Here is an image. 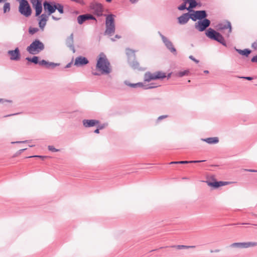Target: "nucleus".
Returning a JSON list of instances; mask_svg holds the SVG:
<instances>
[{
    "label": "nucleus",
    "mask_w": 257,
    "mask_h": 257,
    "mask_svg": "<svg viewBox=\"0 0 257 257\" xmlns=\"http://www.w3.org/2000/svg\"><path fill=\"white\" fill-rule=\"evenodd\" d=\"M96 68L101 71V74H107L111 72L110 63L106 55L102 52L100 53L98 56Z\"/></svg>",
    "instance_id": "obj_1"
},
{
    "label": "nucleus",
    "mask_w": 257,
    "mask_h": 257,
    "mask_svg": "<svg viewBox=\"0 0 257 257\" xmlns=\"http://www.w3.org/2000/svg\"><path fill=\"white\" fill-rule=\"evenodd\" d=\"M45 49L44 43L40 40H34L30 45L26 48V50L31 54L35 55L39 54Z\"/></svg>",
    "instance_id": "obj_2"
},
{
    "label": "nucleus",
    "mask_w": 257,
    "mask_h": 257,
    "mask_svg": "<svg viewBox=\"0 0 257 257\" xmlns=\"http://www.w3.org/2000/svg\"><path fill=\"white\" fill-rule=\"evenodd\" d=\"M114 17L115 16L113 14L106 15V29L104 32V34L106 35L111 36L115 33V27L114 24Z\"/></svg>",
    "instance_id": "obj_3"
},
{
    "label": "nucleus",
    "mask_w": 257,
    "mask_h": 257,
    "mask_svg": "<svg viewBox=\"0 0 257 257\" xmlns=\"http://www.w3.org/2000/svg\"><path fill=\"white\" fill-rule=\"evenodd\" d=\"M125 51L127 56V61L130 66L133 69L142 70L143 69L140 67L139 62L136 60V51L130 48H126Z\"/></svg>",
    "instance_id": "obj_4"
},
{
    "label": "nucleus",
    "mask_w": 257,
    "mask_h": 257,
    "mask_svg": "<svg viewBox=\"0 0 257 257\" xmlns=\"http://www.w3.org/2000/svg\"><path fill=\"white\" fill-rule=\"evenodd\" d=\"M206 36L209 39L215 40L224 46H226L223 37L219 32L209 28L205 32Z\"/></svg>",
    "instance_id": "obj_5"
},
{
    "label": "nucleus",
    "mask_w": 257,
    "mask_h": 257,
    "mask_svg": "<svg viewBox=\"0 0 257 257\" xmlns=\"http://www.w3.org/2000/svg\"><path fill=\"white\" fill-rule=\"evenodd\" d=\"M19 12L21 15L26 17H29L31 15L32 9L28 1L20 0Z\"/></svg>",
    "instance_id": "obj_6"
},
{
    "label": "nucleus",
    "mask_w": 257,
    "mask_h": 257,
    "mask_svg": "<svg viewBox=\"0 0 257 257\" xmlns=\"http://www.w3.org/2000/svg\"><path fill=\"white\" fill-rule=\"evenodd\" d=\"M167 77L165 73L162 71H157L154 73L150 72H146L144 75V80L150 82L157 79H163Z\"/></svg>",
    "instance_id": "obj_7"
},
{
    "label": "nucleus",
    "mask_w": 257,
    "mask_h": 257,
    "mask_svg": "<svg viewBox=\"0 0 257 257\" xmlns=\"http://www.w3.org/2000/svg\"><path fill=\"white\" fill-rule=\"evenodd\" d=\"M158 34L159 35L162 42L164 44L166 48L173 54H177V51L175 48L174 47L172 42L169 40L167 37L164 36L160 31L158 32Z\"/></svg>",
    "instance_id": "obj_8"
},
{
    "label": "nucleus",
    "mask_w": 257,
    "mask_h": 257,
    "mask_svg": "<svg viewBox=\"0 0 257 257\" xmlns=\"http://www.w3.org/2000/svg\"><path fill=\"white\" fill-rule=\"evenodd\" d=\"M211 22L209 19H206L198 21L195 24V28L199 32L205 31L210 25Z\"/></svg>",
    "instance_id": "obj_9"
},
{
    "label": "nucleus",
    "mask_w": 257,
    "mask_h": 257,
    "mask_svg": "<svg viewBox=\"0 0 257 257\" xmlns=\"http://www.w3.org/2000/svg\"><path fill=\"white\" fill-rule=\"evenodd\" d=\"M33 8L35 10V16H39L42 12L43 0H30Z\"/></svg>",
    "instance_id": "obj_10"
},
{
    "label": "nucleus",
    "mask_w": 257,
    "mask_h": 257,
    "mask_svg": "<svg viewBox=\"0 0 257 257\" xmlns=\"http://www.w3.org/2000/svg\"><path fill=\"white\" fill-rule=\"evenodd\" d=\"M192 20L193 21H201L206 19L207 17V14L205 10L193 11V13H191Z\"/></svg>",
    "instance_id": "obj_11"
},
{
    "label": "nucleus",
    "mask_w": 257,
    "mask_h": 257,
    "mask_svg": "<svg viewBox=\"0 0 257 257\" xmlns=\"http://www.w3.org/2000/svg\"><path fill=\"white\" fill-rule=\"evenodd\" d=\"M90 8L93 11L94 15L97 16H101L103 12L102 5L97 2H92L90 5Z\"/></svg>",
    "instance_id": "obj_12"
},
{
    "label": "nucleus",
    "mask_w": 257,
    "mask_h": 257,
    "mask_svg": "<svg viewBox=\"0 0 257 257\" xmlns=\"http://www.w3.org/2000/svg\"><path fill=\"white\" fill-rule=\"evenodd\" d=\"M124 84L131 87L136 88L138 87H143L145 89H152L158 87L157 85H155L153 83L148 84L147 85H144L142 82H138L137 83H132L127 81H124Z\"/></svg>",
    "instance_id": "obj_13"
},
{
    "label": "nucleus",
    "mask_w": 257,
    "mask_h": 257,
    "mask_svg": "<svg viewBox=\"0 0 257 257\" xmlns=\"http://www.w3.org/2000/svg\"><path fill=\"white\" fill-rule=\"evenodd\" d=\"M44 9L45 11H47L48 15L54 13L56 10L55 3L51 2L45 1L43 4Z\"/></svg>",
    "instance_id": "obj_14"
},
{
    "label": "nucleus",
    "mask_w": 257,
    "mask_h": 257,
    "mask_svg": "<svg viewBox=\"0 0 257 257\" xmlns=\"http://www.w3.org/2000/svg\"><path fill=\"white\" fill-rule=\"evenodd\" d=\"M8 54L10 56V59L12 61H19L21 59V53L18 47L14 50L8 51Z\"/></svg>",
    "instance_id": "obj_15"
},
{
    "label": "nucleus",
    "mask_w": 257,
    "mask_h": 257,
    "mask_svg": "<svg viewBox=\"0 0 257 257\" xmlns=\"http://www.w3.org/2000/svg\"><path fill=\"white\" fill-rule=\"evenodd\" d=\"M217 29L218 30L221 31L225 29H228V32L226 34V37H228L229 36L230 33H231L232 31L231 25L230 22L229 21H226L224 23H222L218 24L217 25Z\"/></svg>",
    "instance_id": "obj_16"
},
{
    "label": "nucleus",
    "mask_w": 257,
    "mask_h": 257,
    "mask_svg": "<svg viewBox=\"0 0 257 257\" xmlns=\"http://www.w3.org/2000/svg\"><path fill=\"white\" fill-rule=\"evenodd\" d=\"M89 20H93L96 21L95 18L92 15L89 14L79 15L77 18V22L79 25H82L85 21Z\"/></svg>",
    "instance_id": "obj_17"
},
{
    "label": "nucleus",
    "mask_w": 257,
    "mask_h": 257,
    "mask_svg": "<svg viewBox=\"0 0 257 257\" xmlns=\"http://www.w3.org/2000/svg\"><path fill=\"white\" fill-rule=\"evenodd\" d=\"M190 19L192 20L191 13H187L183 14L178 18V23L180 25L186 24Z\"/></svg>",
    "instance_id": "obj_18"
},
{
    "label": "nucleus",
    "mask_w": 257,
    "mask_h": 257,
    "mask_svg": "<svg viewBox=\"0 0 257 257\" xmlns=\"http://www.w3.org/2000/svg\"><path fill=\"white\" fill-rule=\"evenodd\" d=\"M65 43L67 47L74 53L75 52V49L74 46V36L73 33L66 38Z\"/></svg>",
    "instance_id": "obj_19"
},
{
    "label": "nucleus",
    "mask_w": 257,
    "mask_h": 257,
    "mask_svg": "<svg viewBox=\"0 0 257 257\" xmlns=\"http://www.w3.org/2000/svg\"><path fill=\"white\" fill-rule=\"evenodd\" d=\"M89 63L87 59L83 56H79L76 58L74 65L76 66H83Z\"/></svg>",
    "instance_id": "obj_20"
},
{
    "label": "nucleus",
    "mask_w": 257,
    "mask_h": 257,
    "mask_svg": "<svg viewBox=\"0 0 257 257\" xmlns=\"http://www.w3.org/2000/svg\"><path fill=\"white\" fill-rule=\"evenodd\" d=\"M99 123V120L96 119H83L82 123L84 127H90L94 126Z\"/></svg>",
    "instance_id": "obj_21"
},
{
    "label": "nucleus",
    "mask_w": 257,
    "mask_h": 257,
    "mask_svg": "<svg viewBox=\"0 0 257 257\" xmlns=\"http://www.w3.org/2000/svg\"><path fill=\"white\" fill-rule=\"evenodd\" d=\"M206 182L208 186L213 187L215 188H217L219 187L224 186L228 183L227 182L216 181L213 182L207 181Z\"/></svg>",
    "instance_id": "obj_22"
},
{
    "label": "nucleus",
    "mask_w": 257,
    "mask_h": 257,
    "mask_svg": "<svg viewBox=\"0 0 257 257\" xmlns=\"http://www.w3.org/2000/svg\"><path fill=\"white\" fill-rule=\"evenodd\" d=\"M201 140L211 145L216 144L219 142V139L218 137H210L206 139H201Z\"/></svg>",
    "instance_id": "obj_23"
},
{
    "label": "nucleus",
    "mask_w": 257,
    "mask_h": 257,
    "mask_svg": "<svg viewBox=\"0 0 257 257\" xmlns=\"http://www.w3.org/2000/svg\"><path fill=\"white\" fill-rule=\"evenodd\" d=\"M205 160H197V161H181L176 162H171L170 164H186L189 163H198L205 162Z\"/></svg>",
    "instance_id": "obj_24"
},
{
    "label": "nucleus",
    "mask_w": 257,
    "mask_h": 257,
    "mask_svg": "<svg viewBox=\"0 0 257 257\" xmlns=\"http://www.w3.org/2000/svg\"><path fill=\"white\" fill-rule=\"evenodd\" d=\"M235 51L239 54L247 57L251 53V50L248 49H245L244 50L238 49L236 48H234Z\"/></svg>",
    "instance_id": "obj_25"
},
{
    "label": "nucleus",
    "mask_w": 257,
    "mask_h": 257,
    "mask_svg": "<svg viewBox=\"0 0 257 257\" xmlns=\"http://www.w3.org/2000/svg\"><path fill=\"white\" fill-rule=\"evenodd\" d=\"M229 247L231 248H245V242H234L231 244L229 245Z\"/></svg>",
    "instance_id": "obj_26"
},
{
    "label": "nucleus",
    "mask_w": 257,
    "mask_h": 257,
    "mask_svg": "<svg viewBox=\"0 0 257 257\" xmlns=\"http://www.w3.org/2000/svg\"><path fill=\"white\" fill-rule=\"evenodd\" d=\"M171 247H174L178 249H188L190 248H194L195 246L194 245H172L171 246Z\"/></svg>",
    "instance_id": "obj_27"
},
{
    "label": "nucleus",
    "mask_w": 257,
    "mask_h": 257,
    "mask_svg": "<svg viewBox=\"0 0 257 257\" xmlns=\"http://www.w3.org/2000/svg\"><path fill=\"white\" fill-rule=\"evenodd\" d=\"M26 60L29 62L33 63L35 64H38L39 62V57L36 56H33L32 58L27 57Z\"/></svg>",
    "instance_id": "obj_28"
},
{
    "label": "nucleus",
    "mask_w": 257,
    "mask_h": 257,
    "mask_svg": "<svg viewBox=\"0 0 257 257\" xmlns=\"http://www.w3.org/2000/svg\"><path fill=\"white\" fill-rule=\"evenodd\" d=\"M244 242L245 248L257 246V242L256 241H248Z\"/></svg>",
    "instance_id": "obj_29"
},
{
    "label": "nucleus",
    "mask_w": 257,
    "mask_h": 257,
    "mask_svg": "<svg viewBox=\"0 0 257 257\" xmlns=\"http://www.w3.org/2000/svg\"><path fill=\"white\" fill-rule=\"evenodd\" d=\"M186 3H188V4L190 5L193 8H195L198 6H201V4L197 3L196 0H186Z\"/></svg>",
    "instance_id": "obj_30"
},
{
    "label": "nucleus",
    "mask_w": 257,
    "mask_h": 257,
    "mask_svg": "<svg viewBox=\"0 0 257 257\" xmlns=\"http://www.w3.org/2000/svg\"><path fill=\"white\" fill-rule=\"evenodd\" d=\"M55 7L56 10H57L60 14L64 13V7L62 5L59 3H55Z\"/></svg>",
    "instance_id": "obj_31"
},
{
    "label": "nucleus",
    "mask_w": 257,
    "mask_h": 257,
    "mask_svg": "<svg viewBox=\"0 0 257 257\" xmlns=\"http://www.w3.org/2000/svg\"><path fill=\"white\" fill-rule=\"evenodd\" d=\"M10 10H11L10 4L9 3H6L4 4V8H3L4 13H6L9 12L10 11Z\"/></svg>",
    "instance_id": "obj_32"
},
{
    "label": "nucleus",
    "mask_w": 257,
    "mask_h": 257,
    "mask_svg": "<svg viewBox=\"0 0 257 257\" xmlns=\"http://www.w3.org/2000/svg\"><path fill=\"white\" fill-rule=\"evenodd\" d=\"M60 65L59 63H55L54 62H50L48 61V64H47L46 68H54L56 66H58Z\"/></svg>",
    "instance_id": "obj_33"
},
{
    "label": "nucleus",
    "mask_w": 257,
    "mask_h": 257,
    "mask_svg": "<svg viewBox=\"0 0 257 257\" xmlns=\"http://www.w3.org/2000/svg\"><path fill=\"white\" fill-rule=\"evenodd\" d=\"M39 29L38 28H33L32 27H30L29 28V33L31 35H34V34L36 33L39 31Z\"/></svg>",
    "instance_id": "obj_34"
},
{
    "label": "nucleus",
    "mask_w": 257,
    "mask_h": 257,
    "mask_svg": "<svg viewBox=\"0 0 257 257\" xmlns=\"http://www.w3.org/2000/svg\"><path fill=\"white\" fill-rule=\"evenodd\" d=\"M184 3L178 7V9L180 11H183L186 9V4L188 3H186V0H183Z\"/></svg>",
    "instance_id": "obj_35"
},
{
    "label": "nucleus",
    "mask_w": 257,
    "mask_h": 257,
    "mask_svg": "<svg viewBox=\"0 0 257 257\" xmlns=\"http://www.w3.org/2000/svg\"><path fill=\"white\" fill-rule=\"evenodd\" d=\"M47 21H45L43 20H39V26L40 28L41 29L43 30L44 27H45L46 25Z\"/></svg>",
    "instance_id": "obj_36"
},
{
    "label": "nucleus",
    "mask_w": 257,
    "mask_h": 257,
    "mask_svg": "<svg viewBox=\"0 0 257 257\" xmlns=\"http://www.w3.org/2000/svg\"><path fill=\"white\" fill-rule=\"evenodd\" d=\"M49 15H46V14H43L41 15H40L39 17H40V20H43L45 21H47L48 20V17Z\"/></svg>",
    "instance_id": "obj_37"
},
{
    "label": "nucleus",
    "mask_w": 257,
    "mask_h": 257,
    "mask_svg": "<svg viewBox=\"0 0 257 257\" xmlns=\"http://www.w3.org/2000/svg\"><path fill=\"white\" fill-rule=\"evenodd\" d=\"M47 64H48V61L45 60H42L39 61V64L41 66H44L46 68Z\"/></svg>",
    "instance_id": "obj_38"
},
{
    "label": "nucleus",
    "mask_w": 257,
    "mask_h": 257,
    "mask_svg": "<svg viewBox=\"0 0 257 257\" xmlns=\"http://www.w3.org/2000/svg\"><path fill=\"white\" fill-rule=\"evenodd\" d=\"M48 148L49 151L53 152H56L59 151L58 149L55 148L53 146H49Z\"/></svg>",
    "instance_id": "obj_39"
},
{
    "label": "nucleus",
    "mask_w": 257,
    "mask_h": 257,
    "mask_svg": "<svg viewBox=\"0 0 257 257\" xmlns=\"http://www.w3.org/2000/svg\"><path fill=\"white\" fill-rule=\"evenodd\" d=\"M188 73V71H187V70H185V71H180V72H179L178 75L180 77H183V76H184L185 75H187Z\"/></svg>",
    "instance_id": "obj_40"
},
{
    "label": "nucleus",
    "mask_w": 257,
    "mask_h": 257,
    "mask_svg": "<svg viewBox=\"0 0 257 257\" xmlns=\"http://www.w3.org/2000/svg\"><path fill=\"white\" fill-rule=\"evenodd\" d=\"M193 7H192L190 5H189L188 7H186V10L188 11L189 13H193V11H195L193 10Z\"/></svg>",
    "instance_id": "obj_41"
},
{
    "label": "nucleus",
    "mask_w": 257,
    "mask_h": 257,
    "mask_svg": "<svg viewBox=\"0 0 257 257\" xmlns=\"http://www.w3.org/2000/svg\"><path fill=\"white\" fill-rule=\"evenodd\" d=\"M107 125V123H103L98 125V127L100 130H102L103 128H105Z\"/></svg>",
    "instance_id": "obj_42"
},
{
    "label": "nucleus",
    "mask_w": 257,
    "mask_h": 257,
    "mask_svg": "<svg viewBox=\"0 0 257 257\" xmlns=\"http://www.w3.org/2000/svg\"><path fill=\"white\" fill-rule=\"evenodd\" d=\"M189 59H190L191 60H192V61H193L194 62H195L196 63H199V60H197L196 59H195L193 56L192 55H190L189 57Z\"/></svg>",
    "instance_id": "obj_43"
},
{
    "label": "nucleus",
    "mask_w": 257,
    "mask_h": 257,
    "mask_svg": "<svg viewBox=\"0 0 257 257\" xmlns=\"http://www.w3.org/2000/svg\"><path fill=\"white\" fill-rule=\"evenodd\" d=\"M72 2H74L81 5H84V3L83 0H70Z\"/></svg>",
    "instance_id": "obj_44"
},
{
    "label": "nucleus",
    "mask_w": 257,
    "mask_h": 257,
    "mask_svg": "<svg viewBox=\"0 0 257 257\" xmlns=\"http://www.w3.org/2000/svg\"><path fill=\"white\" fill-rule=\"evenodd\" d=\"M33 157H37V158H46V156H39V155H35V156H29L28 157H27L28 158H33Z\"/></svg>",
    "instance_id": "obj_45"
},
{
    "label": "nucleus",
    "mask_w": 257,
    "mask_h": 257,
    "mask_svg": "<svg viewBox=\"0 0 257 257\" xmlns=\"http://www.w3.org/2000/svg\"><path fill=\"white\" fill-rule=\"evenodd\" d=\"M168 117V115H161V116H160L158 118V121H159V120H161L162 119H163V118H165L166 117Z\"/></svg>",
    "instance_id": "obj_46"
},
{
    "label": "nucleus",
    "mask_w": 257,
    "mask_h": 257,
    "mask_svg": "<svg viewBox=\"0 0 257 257\" xmlns=\"http://www.w3.org/2000/svg\"><path fill=\"white\" fill-rule=\"evenodd\" d=\"M252 47L255 50L257 49V40L252 44Z\"/></svg>",
    "instance_id": "obj_47"
},
{
    "label": "nucleus",
    "mask_w": 257,
    "mask_h": 257,
    "mask_svg": "<svg viewBox=\"0 0 257 257\" xmlns=\"http://www.w3.org/2000/svg\"><path fill=\"white\" fill-rule=\"evenodd\" d=\"M27 149H23L20 150L15 155V156H18L20 154H21L22 152H23L24 151H25Z\"/></svg>",
    "instance_id": "obj_48"
},
{
    "label": "nucleus",
    "mask_w": 257,
    "mask_h": 257,
    "mask_svg": "<svg viewBox=\"0 0 257 257\" xmlns=\"http://www.w3.org/2000/svg\"><path fill=\"white\" fill-rule=\"evenodd\" d=\"M241 78L245 79L247 80H252L253 79V78L249 76H246V77H241Z\"/></svg>",
    "instance_id": "obj_49"
},
{
    "label": "nucleus",
    "mask_w": 257,
    "mask_h": 257,
    "mask_svg": "<svg viewBox=\"0 0 257 257\" xmlns=\"http://www.w3.org/2000/svg\"><path fill=\"white\" fill-rule=\"evenodd\" d=\"M251 61L252 62H257V55L255 56H253L251 59Z\"/></svg>",
    "instance_id": "obj_50"
},
{
    "label": "nucleus",
    "mask_w": 257,
    "mask_h": 257,
    "mask_svg": "<svg viewBox=\"0 0 257 257\" xmlns=\"http://www.w3.org/2000/svg\"><path fill=\"white\" fill-rule=\"evenodd\" d=\"M237 224H242V225H245V224H251L250 223H237ZM230 225H236V224L235 223H233V224H229Z\"/></svg>",
    "instance_id": "obj_51"
},
{
    "label": "nucleus",
    "mask_w": 257,
    "mask_h": 257,
    "mask_svg": "<svg viewBox=\"0 0 257 257\" xmlns=\"http://www.w3.org/2000/svg\"><path fill=\"white\" fill-rule=\"evenodd\" d=\"M27 142V141H25L13 142H12V144H15V143H18V144H19V143H26V142Z\"/></svg>",
    "instance_id": "obj_52"
},
{
    "label": "nucleus",
    "mask_w": 257,
    "mask_h": 257,
    "mask_svg": "<svg viewBox=\"0 0 257 257\" xmlns=\"http://www.w3.org/2000/svg\"><path fill=\"white\" fill-rule=\"evenodd\" d=\"M19 113H20L10 114L6 115L4 116V117H7L11 116H13V115H17V114H18Z\"/></svg>",
    "instance_id": "obj_53"
},
{
    "label": "nucleus",
    "mask_w": 257,
    "mask_h": 257,
    "mask_svg": "<svg viewBox=\"0 0 257 257\" xmlns=\"http://www.w3.org/2000/svg\"><path fill=\"white\" fill-rule=\"evenodd\" d=\"M52 18L53 20H55V21H58L60 19V18H57V17H55L54 16H52Z\"/></svg>",
    "instance_id": "obj_54"
},
{
    "label": "nucleus",
    "mask_w": 257,
    "mask_h": 257,
    "mask_svg": "<svg viewBox=\"0 0 257 257\" xmlns=\"http://www.w3.org/2000/svg\"><path fill=\"white\" fill-rule=\"evenodd\" d=\"M71 64H72V62L69 63L68 64H67L66 66L65 67V68H68L69 67H71Z\"/></svg>",
    "instance_id": "obj_55"
},
{
    "label": "nucleus",
    "mask_w": 257,
    "mask_h": 257,
    "mask_svg": "<svg viewBox=\"0 0 257 257\" xmlns=\"http://www.w3.org/2000/svg\"><path fill=\"white\" fill-rule=\"evenodd\" d=\"M245 171H248V172H257V171H256V170H251V169H246V170H245Z\"/></svg>",
    "instance_id": "obj_56"
},
{
    "label": "nucleus",
    "mask_w": 257,
    "mask_h": 257,
    "mask_svg": "<svg viewBox=\"0 0 257 257\" xmlns=\"http://www.w3.org/2000/svg\"><path fill=\"white\" fill-rule=\"evenodd\" d=\"M130 2L132 4H136L138 2V0H130Z\"/></svg>",
    "instance_id": "obj_57"
},
{
    "label": "nucleus",
    "mask_w": 257,
    "mask_h": 257,
    "mask_svg": "<svg viewBox=\"0 0 257 257\" xmlns=\"http://www.w3.org/2000/svg\"><path fill=\"white\" fill-rule=\"evenodd\" d=\"M99 130H100V129L97 127V129H96V130L94 131V132L95 133H96V134H98V133H99Z\"/></svg>",
    "instance_id": "obj_58"
},
{
    "label": "nucleus",
    "mask_w": 257,
    "mask_h": 257,
    "mask_svg": "<svg viewBox=\"0 0 257 257\" xmlns=\"http://www.w3.org/2000/svg\"><path fill=\"white\" fill-rule=\"evenodd\" d=\"M92 74L95 76H98L100 75V74L98 72H92Z\"/></svg>",
    "instance_id": "obj_59"
},
{
    "label": "nucleus",
    "mask_w": 257,
    "mask_h": 257,
    "mask_svg": "<svg viewBox=\"0 0 257 257\" xmlns=\"http://www.w3.org/2000/svg\"><path fill=\"white\" fill-rule=\"evenodd\" d=\"M121 38V37H120L119 35H116L115 36V38H116V39H119V38Z\"/></svg>",
    "instance_id": "obj_60"
},
{
    "label": "nucleus",
    "mask_w": 257,
    "mask_h": 257,
    "mask_svg": "<svg viewBox=\"0 0 257 257\" xmlns=\"http://www.w3.org/2000/svg\"><path fill=\"white\" fill-rule=\"evenodd\" d=\"M214 251L215 252H219V251H220V250H219V249H215V250H214Z\"/></svg>",
    "instance_id": "obj_61"
},
{
    "label": "nucleus",
    "mask_w": 257,
    "mask_h": 257,
    "mask_svg": "<svg viewBox=\"0 0 257 257\" xmlns=\"http://www.w3.org/2000/svg\"><path fill=\"white\" fill-rule=\"evenodd\" d=\"M204 72L205 73H209V71H208V70H204Z\"/></svg>",
    "instance_id": "obj_62"
},
{
    "label": "nucleus",
    "mask_w": 257,
    "mask_h": 257,
    "mask_svg": "<svg viewBox=\"0 0 257 257\" xmlns=\"http://www.w3.org/2000/svg\"><path fill=\"white\" fill-rule=\"evenodd\" d=\"M171 76V74H169L167 76L168 79Z\"/></svg>",
    "instance_id": "obj_63"
},
{
    "label": "nucleus",
    "mask_w": 257,
    "mask_h": 257,
    "mask_svg": "<svg viewBox=\"0 0 257 257\" xmlns=\"http://www.w3.org/2000/svg\"><path fill=\"white\" fill-rule=\"evenodd\" d=\"M3 101H4V99L0 98V102H3Z\"/></svg>",
    "instance_id": "obj_64"
}]
</instances>
